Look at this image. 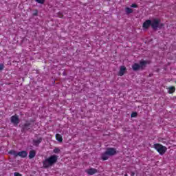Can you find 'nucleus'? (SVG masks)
I'll list each match as a JSON object with an SVG mask.
<instances>
[{
    "mask_svg": "<svg viewBox=\"0 0 176 176\" xmlns=\"http://www.w3.org/2000/svg\"><path fill=\"white\" fill-rule=\"evenodd\" d=\"M57 160H58V157L57 155H54L50 156L48 158L43 161V168H49V167H52L53 164L57 163Z\"/></svg>",
    "mask_w": 176,
    "mask_h": 176,
    "instance_id": "f257e3e1",
    "label": "nucleus"
},
{
    "mask_svg": "<svg viewBox=\"0 0 176 176\" xmlns=\"http://www.w3.org/2000/svg\"><path fill=\"white\" fill-rule=\"evenodd\" d=\"M164 27V23H160V19H154L151 21V28L156 31L157 30H162Z\"/></svg>",
    "mask_w": 176,
    "mask_h": 176,
    "instance_id": "f03ea898",
    "label": "nucleus"
},
{
    "mask_svg": "<svg viewBox=\"0 0 176 176\" xmlns=\"http://www.w3.org/2000/svg\"><path fill=\"white\" fill-rule=\"evenodd\" d=\"M153 148L154 149H155L157 151V152H158V153H160L161 155H164V153H166V152H167V147H166L165 146H163L162 144H160V143H155L153 145Z\"/></svg>",
    "mask_w": 176,
    "mask_h": 176,
    "instance_id": "7ed1b4c3",
    "label": "nucleus"
},
{
    "mask_svg": "<svg viewBox=\"0 0 176 176\" xmlns=\"http://www.w3.org/2000/svg\"><path fill=\"white\" fill-rule=\"evenodd\" d=\"M8 153L10 155H12L14 157H17V156H19L20 157L25 158L28 156V153L25 151H22L16 153V151L14 150H10Z\"/></svg>",
    "mask_w": 176,
    "mask_h": 176,
    "instance_id": "20e7f679",
    "label": "nucleus"
},
{
    "mask_svg": "<svg viewBox=\"0 0 176 176\" xmlns=\"http://www.w3.org/2000/svg\"><path fill=\"white\" fill-rule=\"evenodd\" d=\"M146 65V60H142L140 62V64L138 63H134L132 65V69L134 71H139V69H143L144 67Z\"/></svg>",
    "mask_w": 176,
    "mask_h": 176,
    "instance_id": "39448f33",
    "label": "nucleus"
},
{
    "mask_svg": "<svg viewBox=\"0 0 176 176\" xmlns=\"http://www.w3.org/2000/svg\"><path fill=\"white\" fill-rule=\"evenodd\" d=\"M32 129V126L31 125V122L29 121H26L25 123L22 126L21 131L22 133H25L28 131V130H31Z\"/></svg>",
    "mask_w": 176,
    "mask_h": 176,
    "instance_id": "423d86ee",
    "label": "nucleus"
},
{
    "mask_svg": "<svg viewBox=\"0 0 176 176\" xmlns=\"http://www.w3.org/2000/svg\"><path fill=\"white\" fill-rule=\"evenodd\" d=\"M11 123L14 124V126H19V123H20V118H19V116L15 114L10 118Z\"/></svg>",
    "mask_w": 176,
    "mask_h": 176,
    "instance_id": "0eeeda50",
    "label": "nucleus"
},
{
    "mask_svg": "<svg viewBox=\"0 0 176 176\" xmlns=\"http://www.w3.org/2000/svg\"><path fill=\"white\" fill-rule=\"evenodd\" d=\"M150 26L151 27V20L148 19L143 23L142 27L144 28V30H148Z\"/></svg>",
    "mask_w": 176,
    "mask_h": 176,
    "instance_id": "6e6552de",
    "label": "nucleus"
},
{
    "mask_svg": "<svg viewBox=\"0 0 176 176\" xmlns=\"http://www.w3.org/2000/svg\"><path fill=\"white\" fill-rule=\"evenodd\" d=\"M106 153H108L109 156H113V155H116V149L113 148H109L106 151Z\"/></svg>",
    "mask_w": 176,
    "mask_h": 176,
    "instance_id": "1a4fd4ad",
    "label": "nucleus"
},
{
    "mask_svg": "<svg viewBox=\"0 0 176 176\" xmlns=\"http://www.w3.org/2000/svg\"><path fill=\"white\" fill-rule=\"evenodd\" d=\"M42 141H43V138H38V140H33V145L34 146H38L39 144H41V142H42Z\"/></svg>",
    "mask_w": 176,
    "mask_h": 176,
    "instance_id": "9d476101",
    "label": "nucleus"
},
{
    "mask_svg": "<svg viewBox=\"0 0 176 176\" xmlns=\"http://www.w3.org/2000/svg\"><path fill=\"white\" fill-rule=\"evenodd\" d=\"M126 67L121 66L120 67V71L118 73L119 76H123V75H124V74H126Z\"/></svg>",
    "mask_w": 176,
    "mask_h": 176,
    "instance_id": "9b49d317",
    "label": "nucleus"
},
{
    "mask_svg": "<svg viewBox=\"0 0 176 176\" xmlns=\"http://www.w3.org/2000/svg\"><path fill=\"white\" fill-rule=\"evenodd\" d=\"M87 173L89 175H94V174H96V173H98V170L96 168H91L87 170Z\"/></svg>",
    "mask_w": 176,
    "mask_h": 176,
    "instance_id": "f8f14e48",
    "label": "nucleus"
},
{
    "mask_svg": "<svg viewBox=\"0 0 176 176\" xmlns=\"http://www.w3.org/2000/svg\"><path fill=\"white\" fill-rule=\"evenodd\" d=\"M36 155V151L35 150H31L29 153V159H34Z\"/></svg>",
    "mask_w": 176,
    "mask_h": 176,
    "instance_id": "ddd939ff",
    "label": "nucleus"
},
{
    "mask_svg": "<svg viewBox=\"0 0 176 176\" xmlns=\"http://www.w3.org/2000/svg\"><path fill=\"white\" fill-rule=\"evenodd\" d=\"M101 159L103 160H108L109 159V155L106 153V151L102 154Z\"/></svg>",
    "mask_w": 176,
    "mask_h": 176,
    "instance_id": "4468645a",
    "label": "nucleus"
},
{
    "mask_svg": "<svg viewBox=\"0 0 176 176\" xmlns=\"http://www.w3.org/2000/svg\"><path fill=\"white\" fill-rule=\"evenodd\" d=\"M56 140L59 142H63V137L58 133L56 135Z\"/></svg>",
    "mask_w": 176,
    "mask_h": 176,
    "instance_id": "2eb2a0df",
    "label": "nucleus"
},
{
    "mask_svg": "<svg viewBox=\"0 0 176 176\" xmlns=\"http://www.w3.org/2000/svg\"><path fill=\"white\" fill-rule=\"evenodd\" d=\"M175 92V87H170L168 88V94H173V93Z\"/></svg>",
    "mask_w": 176,
    "mask_h": 176,
    "instance_id": "dca6fc26",
    "label": "nucleus"
},
{
    "mask_svg": "<svg viewBox=\"0 0 176 176\" xmlns=\"http://www.w3.org/2000/svg\"><path fill=\"white\" fill-rule=\"evenodd\" d=\"M125 12H126V14H130L133 13V9H131L129 7H126L125 8Z\"/></svg>",
    "mask_w": 176,
    "mask_h": 176,
    "instance_id": "f3484780",
    "label": "nucleus"
},
{
    "mask_svg": "<svg viewBox=\"0 0 176 176\" xmlns=\"http://www.w3.org/2000/svg\"><path fill=\"white\" fill-rule=\"evenodd\" d=\"M60 148H55L53 150L54 153H60Z\"/></svg>",
    "mask_w": 176,
    "mask_h": 176,
    "instance_id": "a211bd4d",
    "label": "nucleus"
},
{
    "mask_svg": "<svg viewBox=\"0 0 176 176\" xmlns=\"http://www.w3.org/2000/svg\"><path fill=\"white\" fill-rule=\"evenodd\" d=\"M138 115V113H137V112H133L131 114V118H137V116Z\"/></svg>",
    "mask_w": 176,
    "mask_h": 176,
    "instance_id": "6ab92c4d",
    "label": "nucleus"
},
{
    "mask_svg": "<svg viewBox=\"0 0 176 176\" xmlns=\"http://www.w3.org/2000/svg\"><path fill=\"white\" fill-rule=\"evenodd\" d=\"M36 2L43 4L45 3V0H36Z\"/></svg>",
    "mask_w": 176,
    "mask_h": 176,
    "instance_id": "aec40b11",
    "label": "nucleus"
},
{
    "mask_svg": "<svg viewBox=\"0 0 176 176\" xmlns=\"http://www.w3.org/2000/svg\"><path fill=\"white\" fill-rule=\"evenodd\" d=\"M58 16L60 19H63V17H64V15L63 14V13L58 12Z\"/></svg>",
    "mask_w": 176,
    "mask_h": 176,
    "instance_id": "412c9836",
    "label": "nucleus"
},
{
    "mask_svg": "<svg viewBox=\"0 0 176 176\" xmlns=\"http://www.w3.org/2000/svg\"><path fill=\"white\" fill-rule=\"evenodd\" d=\"M3 68H5V65L3 64H0V71L3 70Z\"/></svg>",
    "mask_w": 176,
    "mask_h": 176,
    "instance_id": "4be33fe9",
    "label": "nucleus"
},
{
    "mask_svg": "<svg viewBox=\"0 0 176 176\" xmlns=\"http://www.w3.org/2000/svg\"><path fill=\"white\" fill-rule=\"evenodd\" d=\"M14 176H23V175H21V173H18V172H15V173H14Z\"/></svg>",
    "mask_w": 176,
    "mask_h": 176,
    "instance_id": "5701e85b",
    "label": "nucleus"
},
{
    "mask_svg": "<svg viewBox=\"0 0 176 176\" xmlns=\"http://www.w3.org/2000/svg\"><path fill=\"white\" fill-rule=\"evenodd\" d=\"M131 8H138V5H137L135 3H133V4H131Z\"/></svg>",
    "mask_w": 176,
    "mask_h": 176,
    "instance_id": "b1692460",
    "label": "nucleus"
},
{
    "mask_svg": "<svg viewBox=\"0 0 176 176\" xmlns=\"http://www.w3.org/2000/svg\"><path fill=\"white\" fill-rule=\"evenodd\" d=\"M33 16H38V11L36 10V12L33 13Z\"/></svg>",
    "mask_w": 176,
    "mask_h": 176,
    "instance_id": "393cba45",
    "label": "nucleus"
},
{
    "mask_svg": "<svg viewBox=\"0 0 176 176\" xmlns=\"http://www.w3.org/2000/svg\"><path fill=\"white\" fill-rule=\"evenodd\" d=\"M131 175L134 176V175H135V173L134 172H131Z\"/></svg>",
    "mask_w": 176,
    "mask_h": 176,
    "instance_id": "a878e982",
    "label": "nucleus"
},
{
    "mask_svg": "<svg viewBox=\"0 0 176 176\" xmlns=\"http://www.w3.org/2000/svg\"><path fill=\"white\" fill-rule=\"evenodd\" d=\"M124 176H129V175H127V174H125Z\"/></svg>",
    "mask_w": 176,
    "mask_h": 176,
    "instance_id": "bb28decb",
    "label": "nucleus"
},
{
    "mask_svg": "<svg viewBox=\"0 0 176 176\" xmlns=\"http://www.w3.org/2000/svg\"><path fill=\"white\" fill-rule=\"evenodd\" d=\"M63 75H65V73H63Z\"/></svg>",
    "mask_w": 176,
    "mask_h": 176,
    "instance_id": "cd10ccee",
    "label": "nucleus"
}]
</instances>
